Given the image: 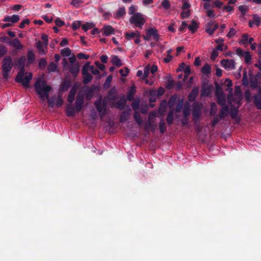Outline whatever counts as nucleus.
<instances>
[{"instance_id":"774afa93","label":"nucleus","mask_w":261,"mask_h":261,"mask_svg":"<svg viewBox=\"0 0 261 261\" xmlns=\"http://www.w3.org/2000/svg\"><path fill=\"white\" fill-rule=\"evenodd\" d=\"M188 27V24L186 21H183L180 27L179 28V30L181 32L184 31V30Z\"/></svg>"},{"instance_id":"79ce46f5","label":"nucleus","mask_w":261,"mask_h":261,"mask_svg":"<svg viewBox=\"0 0 261 261\" xmlns=\"http://www.w3.org/2000/svg\"><path fill=\"white\" fill-rule=\"evenodd\" d=\"M191 12L189 10H182L180 13L181 17L182 19H185L189 17L190 15Z\"/></svg>"},{"instance_id":"9d476101","label":"nucleus","mask_w":261,"mask_h":261,"mask_svg":"<svg viewBox=\"0 0 261 261\" xmlns=\"http://www.w3.org/2000/svg\"><path fill=\"white\" fill-rule=\"evenodd\" d=\"M218 28V24L217 23L213 21H211L205 25V31L207 34L212 35Z\"/></svg>"},{"instance_id":"dca6fc26","label":"nucleus","mask_w":261,"mask_h":261,"mask_svg":"<svg viewBox=\"0 0 261 261\" xmlns=\"http://www.w3.org/2000/svg\"><path fill=\"white\" fill-rule=\"evenodd\" d=\"M254 102L257 108L261 110V89L259 88L258 93L253 97Z\"/></svg>"},{"instance_id":"7c9ffc66","label":"nucleus","mask_w":261,"mask_h":261,"mask_svg":"<svg viewBox=\"0 0 261 261\" xmlns=\"http://www.w3.org/2000/svg\"><path fill=\"white\" fill-rule=\"evenodd\" d=\"M126 100L124 97L118 100L116 103V107L119 109H123L125 106Z\"/></svg>"},{"instance_id":"473e14b6","label":"nucleus","mask_w":261,"mask_h":261,"mask_svg":"<svg viewBox=\"0 0 261 261\" xmlns=\"http://www.w3.org/2000/svg\"><path fill=\"white\" fill-rule=\"evenodd\" d=\"M150 72V64H148L144 67L142 79H146L148 78Z\"/></svg>"},{"instance_id":"39448f33","label":"nucleus","mask_w":261,"mask_h":261,"mask_svg":"<svg viewBox=\"0 0 261 261\" xmlns=\"http://www.w3.org/2000/svg\"><path fill=\"white\" fill-rule=\"evenodd\" d=\"M144 15L140 13H136L134 14L129 19V22L134 24L136 27L142 28L145 22Z\"/></svg>"},{"instance_id":"7ed1b4c3","label":"nucleus","mask_w":261,"mask_h":261,"mask_svg":"<svg viewBox=\"0 0 261 261\" xmlns=\"http://www.w3.org/2000/svg\"><path fill=\"white\" fill-rule=\"evenodd\" d=\"M33 74L31 72H27L24 74V70L21 69L16 77V81L21 83L25 87H28L30 80L32 79Z\"/></svg>"},{"instance_id":"603ef678","label":"nucleus","mask_w":261,"mask_h":261,"mask_svg":"<svg viewBox=\"0 0 261 261\" xmlns=\"http://www.w3.org/2000/svg\"><path fill=\"white\" fill-rule=\"evenodd\" d=\"M217 111V106L215 103H212L211 104V108L210 111V114L211 115H214L216 114Z\"/></svg>"},{"instance_id":"72a5a7b5","label":"nucleus","mask_w":261,"mask_h":261,"mask_svg":"<svg viewBox=\"0 0 261 261\" xmlns=\"http://www.w3.org/2000/svg\"><path fill=\"white\" fill-rule=\"evenodd\" d=\"M82 27L84 31L87 32L89 30L92 29L94 27V24L93 23L87 22L83 24Z\"/></svg>"},{"instance_id":"cd10ccee","label":"nucleus","mask_w":261,"mask_h":261,"mask_svg":"<svg viewBox=\"0 0 261 261\" xmlns=\"http://www.w3.org/2000/svg\"><path fill=\"white\" fill-rule=\"evenodd\" d=\"M201 72L205 75H208L211 72V66L208 64H205L201 68Z\"/></svg>"},{"instance_id":"680f3d73","label":"nucleus","mask_w":261,"mask_h":261,"mask_svg":"<svg viewBox=\"0 0 261 261\" xmlns=\"http://www.w3.org/2000/svg\"><path fill=\"white\" fill-rule=\"evenodd\" d=\"M30 23V20L28 19H26L24 20H23L21 23H20L19 27L20 28H23L26 24H29Z\"/></svg>"},{"instance_id":"a211bd4d","label":"nucleus","mask_w":261,"mask_h":261,"mask_svg":"<svg viewBox=\"0 0 261 261\" xmlns=\"http://www.w3.org/2000/svg\"><path fill=\"white\" fill-rule=\"evenodd\" d=\"M19 20V16L18 15H13L12 16H6L3 21L5 22H10L13 23L17 22Z\"/></svg>"},{"instance_id":"5fc2aeb1","label":"nucleus","mask_w":261,"mask_h":261,"mask_svg":"<svg viewBox=\"0 0 261 261\" xmlns=\"http://www.w3.org/2000/svg\"><path fill=\"white\" fill-rule=\"evenodd\" d=\"M62 65L63 67L64 70H67L69 66H70V64L67 62V60L66 59L64 58L62 61Z\"/></svg>"},{"instance_id":"2eb2a0df","label":"nucleus","mask_w":261,"mask_h":261,"mask_svg":"<svg viewBox=\"0 0 261 261\" xmlns=\"http://www.w3.org/2000/svg\"><path fill=\"white\" fill-rule=\"evenodd\" d=\"M9 45L14 47L15 49L19 50L23 48V46L22 45L19 40L15 38L12 40H11L8 43Z\"/></svg>"},{"instance_id":"f257e3e1","label":"nucleus","mask_w":261,"mask_h":261,"mask_svg":"<svg viewBox=\"0 0 261 261\" xmlns=\"http://www.w3.org/2000/svg\"><path fill=\"white\" fill-rule=\"evenodd\" d=\"M34 87L42 100L44 101L45 99H47L48 107L51 108L56 107L59 108L62 106L63 100L61 96H53L49 98V93L52 88L46 84L44 77H39L36 79Z\"/></svg>"},{"instance_id":"3c124183","label":"nucleus","mask_w":261,"mask_h":261,"mask_svg":"<svg viewBox=\"0 0 261 261\" xmlns=\"http://www.w3.org/2000/svg\"><path fill=\"white\" fill-rule=\"evenodd\" d=\"M35 59V56L32 51H30L28 55V62L30 63L32 62Z\"/></svg>"},{"instance_id":"f8f14e48","label":"nucleus","mask_w":261,"mask_h":261,"mask_svg":"<svg viewBox=\"0 0 261 261\" xmlns=\"http://www.w3.org/2000/svg\"><path fill=\"white\" fill-rule=\"evenodd\" d=\"M84 104V96L83 95H81L80 93L78 94L76 99L75 101V110L76 112H80Z\"/></svg>"},{"instance_id":"423d86ee","label":"nucleus","mask_w":261,"mask_h":261,"mask_svg":"<svg viewBox=\"0 0 261 261\" xmlns=\"http://www.w3.org/2000/svg\"><path fill=\"white\" fill-rule=\"evenodd\" d=\"M2 69L3 71V77L7 79L9 72L12 68V59L10 57H6L3 60Z\"/></svg>"},{"instance_id":"e2e57ef3","label":"nucleus","mask_w":261,"mask_h":261,"mask_svg":"<svg viewBox=\"0 0 261 261\" xmlns=\"http://www.w3.org/2000/svg\"><path fill=\"white\" fill-rule=\"evenodd\" d=\"M245 97L248 102L251 101V93L249 90H246L245 92Z\"/></svg>"},{"instance_id":"338daca9","label":"nucleus","mask_w":261,"mask_h":261,"mask_svg":"<svg viewBox=\"0 0 261 261\" xmlns=\"http://www.w3.org/2000/svg\"><path fill=\"white\" fill-rule=\"evenodd\" d=\"M158 67L156 65H150V71L152 75H153L158 71Z\"/></svg>"},{"instance_id":"9b49d317","label":"nucleus","mask_w":261,"mask_h":261,"mask_svg":"<svg viewBox=\"0 0 261 261\" xmlns=\"http://www.w3.org/2000/svg\"><path fill=\"white\" fill-rule=\"evenodd\" d=\"M201 107L198 103L194 104L192 110V115L194 120L197 121L199 119L201 114Z\"/></svg>"},{"instance_id":"20e7f679","label":"nucleus","mask_w":261,"mask_h":261,"mask_svg":"<svg viewBox=\"0 0 261 261\" xmlns=\"http://www.w3.org/2000/svg\"><path fill=\"white\" fill-rule=\"evenodd\" d=\"M107 98L105 97L102 99L100 97L95 102V106L97 111L99 113L101 119H102L107 112Z\"/></svg>"},{"instance_id":"c756f323","label":"nucleus","mask_w":261,"mask_h":261,"mask_svg":"<svg viewBox=\"0 0 261 261\" xmlns=\"http://www.w3.org/2000/svg\"><path fill=\"white\" fill-rule=\"evenodd\" d=\"M130 114V110H129L128 111H127V112H125V111L123 112L121 115L120 121L121 123L125 122L127 120L128 117L129 116Z\"/></svg>"},{"instance_id":"8fccbe9b","label":"nucleus","mask_w":261,"mask_h":261,"mask_svg":"<svg viewBox=\"0 0 261 261\" xmlns=\"http://www.w3.org/2000/svg\"><path fill=\"white\" fill-rule=\"evenodd\" d=\"M159 128L161 133H164L166 129V124L163 120H162L159 124Z\"/></svg>"},{"instance_id":"b1692460","label":"nucleus","mask_w":261,"mask_h":261,"mask_svg":"<svg viewBox=\"0 0 261 261\" xmlns=\"http://www.w3.org/2000/svg\"><path fill=\"white\" fill-rule=\"evenodd\" d=\"M188 29L192 33H195L198 28V24L197 22L192 20L191 21V24L189 25H188Z\"/></svg>"},{"instance_id":"c85d7f7f","label":"nucleus","mask_w":261,"mask_h":261,"mask_svg":"<svg viewBox=\"0 0 261 261\" xmlns=\"http://www.w3.org/2000/svg\"><path fill=\"white\" fill-rule=\"evenodd\" d=\"M211 93V88L210 87H203L201 91V95L202 96H208Z\"/></svg>"},{"instance_id":"0eeeda50","label":"nucleus","mask_w":261,"mask_h":261,"mask_svg":"<svg viewBox=\"0 0 261 261\" xmlns=\"http://www.w3.org/2000/svg\"><path fill=\"white\" fill-rule=\"evenodd\" d=\"M151 38L154 40L158 41L159 35L157 30L154 28H150L147 30L146 35L144 36V39L145 40H149Z\"/></svg>"},{"instance_id":"4468645a","label":"nucleus","mask_w":261,"mask_h":261,"mask_svg":"<svg viewBox=\"0 0 261 261\" xmlns=\"http://www.w3.org/2000/svg\"><path fill=\"white\" fill-rule=\"evenodd\" d=\"M68 69L73 76H76L79 72L80 66L79 64H70Z\"/></svg>"},{"instance_id":"412c9836","label":"nucleus","mask_w":261,"mask_h":261,"mask_svg":"<svg viewBox=\"0 0 261 261\" xmlns=\"http://www.w3.org/2000/svg\"><path fill=\"white\" fill-rule=\"evenodd\" d=\"M260 24V19L258 16L254 15L253 19L249 21V25L250 27H253L254 25L259 26Z\"/></svg>"},{"instance_id":"6e6d98bb","label":"nucleus","mask_w":261,"mask_h":261,"mask_svg":"<svg viewBox=\"0 0 261 261\" xmlns=\"http://www.w3.org/2000/svg\"><path fill=\"white\" fill-rule=\"evenodd\" d=\"M236 33V31L233 28H231L230 29L229 31L227 34V37L228 38L232 37Z\"/></svg>"},{"instance_id":"e433bc0d","label":"nucleus","mask_w":261,"mask_h":261,"mask_svg":"<svg viewBox=\"0 0 261 261\" xmlns=\"http://www.w3.org/2000/svg\"><path fill=\"white\" fill-rule=\"evenodd\" d=\"M173 111H171L167 115L166 120L168 124H171L173 121Z\"/></svg>"},{"instance_id":"bf43d9fd","label":"nucleus","mask_w":261,"mask_h":261,"mask_svg":"<svg viewBox=\"0 0 261 261\" xmlns=\"http://www.w3.org/2000/svg\"><path fill=\"white\" fill-rule=\"evenodd\" d=\"M77 57L80 59H84L87 60L89 58V56L88 55H85V54L82 53H79L77 55Z\"/></svg>"},{"instance_id":"4be33fe9","label":"nucleus","mask_w":261,"mask_h":261,"mask_svg":"<svg viewBox=\"0 0 261 261\" xmlns=\"http://www.w3.org/2000/svg\"><path fill=\"white\" fill-rule=\"evenodd\" d=\"M76 110L72 105L69 103L67 106L66 114L68 116H73L75 114Z\"/></svg>"},{"instance_id":"de8ad7c7","label":"nucleus","mask_w":261,"mask_h":261,"mask_svg":"<svg viewBox=\"0 0 261 261\" xmlns=\"http://www.w3.org/2000/svg\"><path fill=\"white\" fill-rule=\"evenodd\" d=\"M161 5L165 10H168L170 7V4L168 0H163L161 3Z\"/></svg>"},{"instance_id":"4d7b16f0","label":"nucleus","mask_w":261,"mask_h":261,"mask_svg":"<svg viewBox=\"0 0 261 261\" xmlns=\"http://www.w3.org/2000/svg\"><path fill=\"white\" fill-rule=\"evenodd\" d=\"M95 64L99 70L101 71H103L105 70V66L103 64L99 63L98 61H96L95 62Z\"/></svg>"},{"instance_id":"49530a36","label":"nucleus","mask_w":261,"mask_h":261,"mask_svg":"<svg viewBox=\"0 0 261 261\" xmlns=\"http://www.w3.org/2000/svg\"><path fill=\"white\" fill-rule=\"evenodd\" d=\"M134 119L136 122L139 125H141L142 123L141 118L138 112H135L134 115Z\"/></svg>"},{"instance_id":"09e8293b","label":"nucleus","mask_w":261,"mask_h":261,"mask_svg":"<svg viewBox=\"0 0 261 261\" xmlns=\"http://www.w3.org/2000/svg\"><path fill=\"white\" fill-rule=\"evenodd\" d=\"M89 70L94 75H98L100 73L99 71L93 65H89Z\"/></svg>"},{"instance_id":"f3484780","label":"nucleus","mask_w":261,"mask_h":261,"mask_svg":"<svg viewBox=\"0 0 261 261\" xmlns=\"http://www.w3.org/2000/svg\"><path fill=\"white\" fill-rule=\"evenodd\" d=\"M103 35L108 36L115 33L114 29L109 25H104L102 28Z\"/></svg>"},{"instance_id":"6e6552de","label":"nucleus","mask_w":261,"mask_h":261,"mask_svg":"<svg viewBox=\"0 0 261 261\" xmlns=\"http://www.w3.org/2000/svg\"><path fill=\"white\" fill-rule=\"evenodd\" d=\"M221 64L226 70L229 71L234 68L235 62L231 59H223L221 61Z\"/></svg>"},{"instance_id":"052dcab7","label":"nucleus","mask_w":261,"mask_h":261,"mask_svg":"<svg viewBox=\"0 0 261 261\" xmlns=\"http://www.w3.org/2000/svg\"><path fill=\"white\" fill-rule=\"evenodd\" d=\"M190 4L187 2V1H185L184 3H183V5L181 7V9L182 10H188V8H190Z\"/></svg>"},{"instance_id":"aec40b11","label":"nucleus","mask_w":261,"mask_h":261,"mask_svg":"<svg viewBox=\"0 0 261 261\" xmlns=\"http://www.w3.org/2000/svg\"><path fill=\"white\" fill-rule=\"evenodd\" d=\"M76 92V88L75 87H72L70 91L67 98L68 101L69 103H72L74 101Z\"/></svg>"},{"instance_id":"1a4fd4ad","label":"nucleus","mask_w":261,"mask_h":261,"mask_svg":"<svg viewBox=\"0 0 261 261\" xmlns=\"http://www.w3.org/2000/svg\"><path fill=\"white\" fill-rule=\"evenodd\" d=\"M216 96L218 99V103L222 106L225 105V96L222 90L220 88H217L216 91Z\"/></svg>"},{"instance_id":"864d4df0","label":"nucleus","mask_w":261,"mask_h":261,"mask_svg":"<svg viewBox=\"0 0 261 261\" xmlns=\"http://www.w3.org/2000/svg\"><path fill=\"white\" fill-rule=\"evenodd\" d=\"M129 72V69L127 68L124 69H121L119 70V73L121 74L122 76L126 77Z\"/></svg>"},{"instance_id":"37998d69","label":"nucleus","mask_w":261,"mask_h":261,"mask_svg":"<svg viewBox=\"0 0 261 261\" xmlns=\"http://www.w3.org/2000/svg\"><path fill=\"white\" fill-rule=\"evenodd\" d=\"M92 79V76L90 74H87L84 75L83 83L87 84L89 83Z\"/></svg>"},{"instance_id":"2f4dec72","label":"nucleus","mask_w":261,"mask_h":261,"mask_svg":"<svg viewBox=\"0 0 261 261\" xmlns=\"http://www.w3.org/2000/svg\"><path fill=\"white\" fill-rule=\"evenodd\" d=\"M125 14V10L124 7L120 8L116 13L115 17L120 18Z\"/></svg>"},{"instance_id":"ea45409f","label":"nucleus","mask_w":261,"mask_h":261,"mask_svg":"<svg viewBox=\"0 0 261 261\" xmlns=\"http://www.w3.org/2000/svg\"><path fill=\"white\" fill-rule=\"evenodd\" d=\"M83 3L82 0H72L70 4L75 8H79Z\"/></svg>"},{"instance_id":"6ab92c4d","label":"nucleus","mask_w":261,"mask_h":261,"mask_svg":"<svg viewBox=\"0 0 261 261\" xmlns=\"http://www.w3.org/2000/svg\"><path fill=\"white\" fill-rule=\"evenodd\" d=\"M125 38L127 40H130L134 38H140V34L139 32H128L125 34Z\"/></svg>"},{"instance_id":"ddd939ff","label":"nucleus","mask_w":261,"mask_h":261,"mask_svg":"<svg viewBox=\"0 0 261 261\" xmlns=\"http://www.w3.org/2000/svg\"><path fill=\"white\" fill-rule=\"evenodd\" d=\"M36 47L38 49V53L41 55H44L47 51V45L43 43L40 41H38L36 43Z\"/></svg>"},{"instance_id":"58836bf2","label":"nucleus","mask_w":261,"mask_h":261,"mask_svg":"<svg viewBox=\"0 0 261 261\" xmlns=\"http://www.w3.org/2000/svg\"><path fill=\"white\" fill-rule=\"evenodd\" d=\"M243 57L245 59V62L247 64H250L251 61V56L249 51H247L244 54Z\"/></svg>"},{"instance_id":"0e129e2a","label":"nucleus","mask_w":261,"mask_h":261,"mask_svg":"<svg viewBox=\"0 0 261 261\" xmlns=\"http://www.w3.org/2000/svg\"><path fill=\"white\" fill-rule=\"evenodd\" d=\"M55 23L58 27L63 26L65 24L64 22L59 18L56 19Z\"/></svg>"},{"instance_id":"a18cd8bd","label":"nucleus","mask_w":261,"mask_h":261,"mask_svg":"<svg viewBox=\"0 0 261 261\" xmlns=\"http://www.w3.org/2000/svg\"><path fill=\"white\" fill-rule=\"evenodd\" d=\"M89 70V64L88 63H86L84 65L82 68V72L83 75L90 74L88 72Z\"/></svg>"},{"instance_id":"c03bdc74","label":"nucleus","mask_w":261,"mask_h":261,"mask_svg":"<svg viewBox=\"0 0 261 261\" xmlns=\"http://www.w3.org/2000/svg\"><path fill=\"white\" fill-rule=\"evenodd\" d=\"M248 36L247 34H243L242 36V38L240 41V43L241 44L246 45L248 43Z\"/></svg>"},{"instance_id":"4c0bfd02","label":"nucleus","mask_w":261,"mask_h":261,"mask_svg":"<svg viewBox=\"0 0 261 261\" xmlns=\"http://www.w3.org/2000/svg\"><path fill=\"white\" fill-rule=\"evenodd\" d=\"M71 50L68 47L64 48L61 50V54L63 57H68L71 54Z\"/></svg>"},{"instance_id":"a19ab883","label":"nucleus","mask_w":261,"mask_h":261,"mask_svg":"<svg viewBox=\"0 0 261 261\" xmlns=\"http://www.w3.org/2000/svg\"><path fill=\"white\" fill-rule=\"evenodd\" d=\"M82 25L81 21H74L72 23V28L73 30H76L80 28Z\"/></svg>"},{"instance_id":"69168bd1","label":"nucleus","mask_w":261,"mask_h":261,"mask_svg":"<svg viewBox=\"0 0 261 261\" xmlns=\"http://www.w3.org/2000/svg\"><path fill=\"white\" fill-rule=\"evenodd\" d=\"M136 10H137L136 7H135L134 6H132L129 8L128 13L130 15H133L134 14H135V12L136 11Z\"/></svg>"},{"instance_id":"5701e85b","label":"nucleus","mask_w":261,"mask_h":261,"mask_svg":"<svg viewBox=\"0 0 261 261\" xmlns=\"http://www.w3.org/2000/svg\"><path fill=\"white\" fill-rule=\"evenodd\" d=\"M136 93V88L135 86H132L129 88L128 93L127 95V99L131 101Z\"/></svg>"},{"instance_id":"a878e982","label":"nucleus","mask_w":261,"mask_h":261,"mask_svg":"<svg viewBox=\"0 0 261 261\" xmlns=\"http://www.w3.org/2000/svg\"><path fill=\"white\" fill-rule=\"evenodd\" d=\"M222 108L219 114L220 117L222 119L228 115V107L226 105L222 106Z\"/></svg>"},{"instance_id":"f03ea898","label":"nucleus","mask_w":261,"mask_h":261,"mask_svg":"<svg viewBox=\"0 0 261 261\" xmlns=\"http://www.w3.org/2000/svg\"><path fill=\"white\" fill-rule=\"evenodd\" d=\"M232 89H229V94L227 97V100L229 104L232 105L233 103L236 104V108H232V110L230 113L231 116L232 118H235L238 114V109L241 104V100L243 99V96L241 93V90L240 86H236L234 96L235 98L234 100L232 99Z\"/></svg>"},{"instance_id":"f704fd0d","label":"nucleus","mask_w":261,"mask_h":261,"mask_svg":"<svg viewBox=\"0 0 261 261\" xmlns=\"http://www.w3.org/2000/svg\"><path fill=\"white\" fill-rule=\"evenodd\" d=\"M58 68V65L54 62H51L48 65V70L49 72H55Z\"/></svg>"},{"instance_id":"c9c22d12","label":"nucleus","mask_w":261,"mask_h":261,"mask_svg":"<svg viewBox=\"0 0 261 261\" xmlns=\"http://www.w3.org/2000/svg\"><path fill=\"white\" fill-rule=\"evenodd\" d=\"M249 8L248 6L246 5H241L239 6V10L240 11L242 15H245L247 12L248 11Z\"/></svg>"},{"instance_id":"13d9d810","label":"nucleus","mask_w":261,"mask_h":261,"mask_svg":"<svg viewBox=\"0 0 261 261\" xmlns=\"http://www.w3.org/2000/svg\"><path fill=\"white\" fill-rule=\"evenodd\" d=\"M140 105L139 100H135L132 103V107L134 110H136L138 109Z\"/></svg>"},{"instance_id":"bb28decb","label":"nucleus","mask_w":261,"mask_h":261,"mask_svg":"<svg viewBox=\"0 0 261 261\" xmlns=\"http://www.w3.org/2000/svg\"><path fill=\"white\" fill-rule=\"evenodd\" d=\"M111 62L113 64L117 67H120L122 64L121 60L117 56H113L112 57Z\"/></svg>"},{"instance_id":"393cba45","label":"nucleus","mask_w":261,"mask_h":261,"mask_svg":"<svg viewBox=\"0 0 261 261\" xmlns=\"http://www.w3.org/2000/svg\"><path fill=\"white\" fill-rule=\"evenodd\" d=\"M199 91L198 87H195L193 89L191 92L189 94L188 97L190 100H193L196 97Z\"/></svg>"}]
</instances>
